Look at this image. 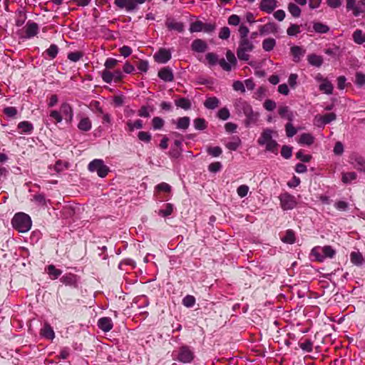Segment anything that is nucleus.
Instances as JSON below:
<instances>
[{"label":"nucleus","instance_id":"nucleus-1","mask_svg":"<svg viewBox=\"0 0 365 365\" xmlns=\"http://www.w3.org/2000/svg\"><path fill=\"white\" fill-rule=\"evenodd\" d=\"M274 133H276V132L271 129H264L258 138L257 143L259 145H264L267 151L277 154L278 144L276 140L272 138Z\"/></svg>","mask_w":365,"mask_h":365},{"label":"nucleus","instance_id":"nucleus-2","mask_svg":"<svg viewBox=\"0 0 365 365\" xmlns=\"http://www.w3.org/2000/svg\"><path fill=\"white\" fill-rule=\"evenodd\" d=\"M13 227L19 232H28L32 225L31 217L24 212H19L14 215L12 219Z\"/></svg>","mask_w":365,"mask_h":365},{"label":"nucleus","instance_id":"nucleus-3","mask_svg":"<svg viewBox=\"0 0 365 365\" xmlns=\"http://www.w3.org/2000/svg\"><path fill=\"white\" fill-rule=\"evenodd\" d=\"M312 254L318 261L322 262L325 257L332 258L335 255L336 251L331 246L327 245L323 247H314L312 250Z\"/></svg>","mask_w":365,"mask_h":365},{"label":"nucleus","instance_id":"nucleus-4","mask_svg":"<svg viewBox=\"0 0 365 365\" xmlns=\"http://www.w3.org/2000/svg\"><path fill=\"white\" fill-rule=\"evenodd\" d=\"M88 170L91 172H96L101 178L106 177L109 171V168L100 159H95L91 161L88 165Z\"/></svg>","mask_w":365,"mask_h":365},{"label":"nucleus","instance_id":"nucleus-5","mask_svg":"<svg viewBox=\"0 0 365 365\" xmlns=\"http://www.w3.org/2000/svg\"><path fill=\"white\" fill-rule=\"evenodd\" d=\"M346 7L347 11H352L354 16H358L365 11V0H346Z\"/></svg>","mask_w":365,"mask_h":365},{"label":"nucleus","instance_id":"nucleus-6","mask_svg":"<svg viewBox=\"0 0 365 365\" xmlns=\"http://www.w3.org/2000/svg\"><path fill=\"white\" fill-rule=\"evenodd\" d=\"M226 58L227 61L225 58H221L218 61L217 63L223 70L230 71L233 67H235L237 59L235 54L230 50L226 52Z\"/></svg>","mask_w":365,"mask_h":365},{"label":"nucleus","instance_id":"nucleus-7","mask_svg":"<svg viewBox=\"0 0 365 365\" xmlns=\"http://www.w3.org/2000/svg\"><path fill=\"white\" fill-rule=\"evenodd\" d=\"M178 360L182 363H190L194 359L193 351L187 346H181L178 354Z\"/></svg>","mask_w":365,"mask_h":365},{"label":"nucleus","instance_id":"nucleus-8","mask_svg":"<svg viewBox=\"0 0 365 365\" xmlns=\"http://www.w3.org/2000/svg\"><path fill=\"white\" fill-rule=\"evenodd\" d=\"M280 205L283 210H292L297 205L295 197L288 193H284L279 197Z\"/></svg>","mask_w":365,"mask_h":365},{"label":"nucleus","instance_id":"nucleus-9","mask_svg":"<svg viewBox=\"0 0 365 365\" xmlns=\"http://www.w3.org/2000/svg\"><path fill=\"white\" fill-rule=\"evenodd\" d=\"M336 118V115L334 113H329L325 115H317L314 118V123L318 127H322L335 120Z\"/></svg>","mask_w":365,"mask_h":365},{"label":"nucleus","instance_id":"nucleus-10","mask_svg":"<svg viewBox=\"0 0 365 365\" xmlns=\"http://www.w3.org/2000/svg\"><path fill=\"white\" fill-rule=\"evenodd\" d=\"M259 32L261 36L268 34H276L278 32V26L274 22H269L259 27Z\"/></svg>","mask_w":365,"mask_h":365},{"label":"nucleus","instance_id":"nucleus-11","mask_svg":"<svg viewBox=\"0 0 365 365\" xmlns=\"http://www.w3.org/2000/svg\"><path fill=\"white\" fill-rule=\"evenodd\" d=\"M60 113L65 120L71 123L73 117V111L71 106L68 103H63L60 107Z\"/></svg>","mask_w":365,"mask_h":365},{"label":"nucleus","instance_id":"nucleus-12","mask_svg":"<svg viewBox=\"0 0 365 365\" xmlns=\"http://www.w3.org/2000/svg\"><path fill=\"white\" fill-rule=\"evenodd\" d=\"M235 107L239 113H243L244 115H247L249 112L250 113V110L252 109L251 105L242 98L236 101Z\"/></svg>","mask_w":365,"mask_h":365},{"label":"nucleus","instance_id":"nucleus-13","mask_svg":"<svg viewBox=\"0 0 365 365\" xmlns=\"http://www.w3.org/2000/svg\"><path fill=\"white\" fill-rule=\"evenodd\" d=\"M61 282L66 286L78 287V277L72 273H68L63 275L61 279Z\"/></svg>","mask_w":365,"mask_h":365},{"label":"nucleus","instance_id":"nucleus-14","mask_svg":"<svg viewBox=\"0 0 365 365\" xmlns=\"http://www.w3.org/2000/svg\"><path fill=\"white\" fill-rule=\"evenodd\" d=\"M155 60L161 63L168 62L171 58L170 51L165 48H160L154 56Z\"/></svg>","mask_w":365,"mask_h":365},{"label":"nucleus","instance_id":"nucleus-15","mask_svg":"<svg viewBox=\"0 0 365 365\" xmlns=\"http://www.w3.org/2000/svg\"><path fill=\"white\" fill-rule=\"evenodd\" d=\"M25 37L31 38L35 36L38 32V26L36 23L32 21H28L24 26Z\"/></svg>","mask_w":365,"mask_h":365},{"label":"nucleus","instance_id":"nucleus-16","mask_svg":"<svg viewBox=\"0 0 365 365\" xmlns=\"http://www.w3.org/2000/svg\"><path fill=\"white\" fill-rule=\"evenodd\" d=\"M114 3L120 9H125L128 11L136 9V4L133 0H115Z\"/></svg>","mask_w":365,"mask_h":365},{"label":"nucleus","instance_id":"nucleus-17","mask_svg":"<svg viewBox=\"0 0 365 365\" xmlns=\"http://www.w3.org/2000/svg\"><path fill=\"white\" fill-rule=\"evenodd\" d=\"M276 7V0H262L259 5V9L267 14L272 13Z\"/></svg>","mask_w":365,"mask_h":365},{"label":"nucleus","instance_id":"nucleus-18","mask_svg":"<svg viewBox=\"0 0 365 365\" xmlns=\"http://www.w3.org/2000/svg\"><path fill=\"white\" fill-rule=\"evenodd\" d=\"M158 77L165 82H171L174 79V76L172 69L169 67L161 68L158 71Z\"/></svg>","mask_w":365,"mask_h":365},{"label":"nucleus","instance_id":"nucleus-19","mask_svg":"<svg viewBox=\"0 0 365 365\" xmlns=\"http://www.w3.org/2000/svg\"><path fill=\"white\" fill-rule=\"evenodd\" d=\"M191 48L195 52L203 53L207 49V44L202 39H195L191 44Z\"/></svg>","mask_w":365,"mask_h":365},{"label":"nucleus","instance_id":"nucleus-20","mask_svg":"<svg viewBox=\"0 0 365 365\" xmlns=\"http://www.w3.org/2000/svg\"><path fill=\"white\" fill-rule=\"evenodd\" d=\"M98 327L104 332H108L113 328V322L109 317H102L98 322Z\"/></svg>","mask_w":365,"mask_h":365},{"label":"nucleus","instance_id":"nucleus-21","mask_svg":"<svg viewBox=\"0 0 365 365\" xmlns=\"http://www.w3.org/2000/svg\"><path fill=\"white\" fill-rule=\"evenodd\" d=\"M246 116V119L245 120V125L246 127H249L252 124H255L257 122L259 114L257 112H255L252 109L250 110V113L249 112Z\"/></svg>","mask_w":365,"mask_h":365},{"label":"nucleus","instance_id":"nucleus-22","mask_svg":"<svg viewBox=\"0 0 365 365\" xmlns=\"http://www.w3.org/2000/svg\"><path fill=\"white\" fill-rule=\"evenodd\" d=\"M319 88L320 91L324 93L330 95L333 91V85L329 80H322V82L319 84Z\"/></svg>","mask_w":365,"mask_h":365},{"label":"nucleus","instance_id":"nucleus-23","mask_svg":"<svg viewBox=\"0 0 365 365\" xmlns=\"http://www.w3.org/2000/svg\"><path fill=\"white\" fill-rule=\"evenodd\" d=\"M166 26L169 29L176 30L178 32H182L184 30V25L182 23L175 21L173 19L167 20Z\"/></svg>","mask_w":365,"mask_h":365},{"label":"nucleus","instance_id":"nucleus-24","mask_svg":"<svg viewBox=\"0 0 365 365\" xmlns=\"http://www.w3.org/2000/svg\"><path fill=\"white\" fill-rule=\"evenodd\" d=\"M253 48L254 45L248 38L240 40L239 47L237 48L238 50L251 52L253 50Z\"/></svg>","mask_w":365,"mask_h":365},{"label":"nucleus","instance_id":"nucleus-25","mask_svg":"<svg viewBox=\"0 0 365 365\" xmlns=\"http://www.w3.org/2000/svg\"><path fill=\"white\" fill-rule=\"evenodd\" d=\"M92 123L88 117L82 118L78 124V128L82 131H88L91 129Z\"/></svg>","mask_w":365,"mask_h":365},{"label":"nucleus","instance_id":"nucleus-26","mask_svg":"<svg viewBox=\"0 0 365 365\" xmlns=\"http://www.w3.org/2000/svg\"><path fill=\"white\" fill-rule=\"evenodd\" d=\"M314 141V136L310 133H303L300 135L298 143L302 145H311Z\"/></svg>","mask_w":365,"mask_h":365},{"label":"nucleus","instance_id":"nucleus-27","mask_svg":"<svg viewBox=\"0 0 365 365\" xmlns=\"http://www.w3.org/2000/svg\"><path fill=\"white\" fill-rule=\"evenodd\" d=\"M276 40L273 38H267L263 40L262 46L265 51H271L276 46Z\"/></svg>","mask_w":365,"mask_h":365},{"label":"nucleus","instance_id":"nucleus-28","mask_svg":"<svg viewBox=\"0 0 365 365\" xmlns=\"http://www.w3.org/2000/svg\"><path fill=\"white\" fill-rule=\"evenodd\" d=\"M299 346L304 352H311L313 349V342L309 339H302L299 342Z\"/></svg>","mask_w":365,"mask_h":365},{"label":"nucleus","instance_id":"nucleus-29","mask_svg":"<svg viewBox=\"0 0 365 365\" xmlns=\"http://www.w3.org/2000/svg\"><path fill=\"white\" fill-rule=\"evenodd\" d=\"M307 60L311 65L317 67L321 66L323 63L322 57L316 54H311L308 56Z\"/></svg>","mask_w":365,"mask_h":365},{"label":"nucleus","instance_id":"nucleus-30","mask_svg":"<svg viewBox=\"0 0 365 365\" xmlns=\"http://www.w3.org/2000/svg\"><path fill=\"white\" fill-rule=\"evenodd\" d=\"M41 334L44 337L51 340L55 337V333L52 327L48 324H45L43 328L41 329Z\"/></svg>","mask_w":365,"mask_h":365},{"label":"nucleus","instance_id":"nucleus-31","mask_svg":"<svg viewBox=\"0 0 365 365\" xmlns=\"http://www.w3.org/2000/svg\"><path fill=\"white\" fill-rule=\"evenodd\" d=\"M48 274L52 279H56L62 273L61 269H56L54 265L50 264L46 268Z\"/></svg>","mask_w":365,"mask_h":365},{"label":"nucleus","instance_id":"nucleus-32","mask_svg":"<svg viewBox=\"0 0 365 365\" xmlns=\"http://www.w3.org/2000/svg\"><path fill=\"white\" fill-rule=\"evenodd\" d=\"M278 113H279V115L282 118H287V119H288L289 121H292V120L293 115H292V113L289 111V108H288L287 106H280V107L279 108V109H278Z\"/></svg>","mask_w":365,"mask_h":365},{"label":"nucleus","instance_id":"nucleus-33","mask_svg":"<svg viewBox=\"0 0 365 365\" xmlns=\"http://www.w3.org/2000/svg\"><path fill=\"white\" fill-rule=\"evenodd\" d=\"M219 100L216 97H210L205 100L204 106L208 109H215L219 106Z\"/></svg>","mask_w":365,"mask_h":365},{"label":"nucleus","instance_id":"nucleus-34","mask_svg":"<svg viewBox=\"0 0 365 365\" xmlns=\"http://www.w3.org/2000/svg\"><path fill=\"white\" fill-rule=\"evenodd\" d=\"M357 175L354 172L343 173L341 180L344 183H350L351 181L356 179Z\"/></svg>","mask_w":365,"mask_h":365},{"label":"nucleus","instance_id":"nucleus-35","mask_svg":"<svg viewBox=\"0 0 365 365\" xmlns=\"http://www.w3.org/2000/svg\"><path fill=\"white\" fill-rule=\"evenodd\" d=\"M190 125V118L187 116L178 119L177 128L186 130Z\"/></svg>","mask_w":365,"mask_h":365},{"label":"nucleus","instance_id":"nucleus-36","mask_svg":"<svg viewBox=\"0 0 365 365\" xmlns=\"http://www.w3.org/2000/svg\"><path fill=\"white\" fill-rule=\"evenodd\" d=\"M175 105L178 107H180L181 108H183L185 110H188L191 107V103L190 101L185 98H181L175 101Z\"/></svg>","mask_w":365,"mask_h":365},{"label":"nucleus","instance_id":"nucleus-37","mask_svg":"<svg viewBox=\"0 0 365 365\" xmlns=\"http://www.w3.org/2000/svg\"><path fill=\"white\" fill-rule=\"evenodd\" d=\"M313 29L316 32L320 34H326L329 31V27L327 25L320 22L314 23Z\"/></svg>","mask_w":365,"mask_h":365},{"label":"nucleus","instance_id":"nucleus-38","mask_svg":"<svg viewBox=\"0 0 365 365\" xmlns=\"http://www.w3.org/2000/svg\"><path fill=\"white\" fill-rule=\"evenodd\" d=\"M49 117L53 120V123L55 124L59 123L63 120V116L61 114L60 111L56 110H52L49 113Z\"/></svg>","mask_w":365,"mask_h":365},{"label":"nucleus","instance_id":"nucleus-39","mask_svg":"<svg viewBox=\"0 0 365 365\" xmlns=\"http://www.w3.org/2000/svg\"><path fill=\"white\" fill-rule=\"evenodd\" d=\"M282 241L285 243L293 244L295 242L294 232L290 230H287L285 235L282 237Z\"/></svg>","mask_w":365,"mask_h":365},{"label":"nucleus","instance_id":"nucleus-40","mask_svg":"<svg viewBox=\"0 0 365 365\" xmlns=\"http://www.w3.org/2000/svg\"><path fill=\"white\" fill-rule=\"evenodd\" d=\"M352 163L356 169L361 172L365 173V161L362 158H356L354 162Z\"/></svg>","mask_w":365,"mask_h":365},{"label":"nucleus","instance_id":"nucleus-41","mask_svg":"<svg viewBox=\"0 0 365 365\" xmlns=\"http://www.w3.org/2000/svg\"><path fill=\"white\" fill-rule=\"evenodd\" d=\"M241 145V140L239 137L234 138L232 141L226 144V148L230 150H236Z\"/></svg>","mask_w":365,"mask_h":365},{"label":"nucleus","instance_id":"nucleus-42","mask_svg":"<svg viewBox=\"0 0 365 365\" xmlns=\"http://www.w3.org/2000/svg\"><path fill=\"white\" fill-rule=\"evenodd\" d=\"M18 128L21 129L22 133H31L33 129V125L28 121H22L19 123Z\"/></svg>","mask_w":365,"mask_h":365},{"label":"nucleus","instance_id":"nucleus-43","mask_svg":"<svg viewBox=\"0 0 365 365\" xmlns=\"http://www.w3.org/2000/svg\"><path fill=\"white\" fill-rule=\"evenodd\" d=\"M353 39L355 43L361 44L365 42V36L361 30L357 29L353 34Z\"/></svg>","mask_w":365,"mask_h":365},{"label":"nucleus","instance_id":"nucleus-44","mask_svg":"<svg viewBox=\"0 0 365 365\" xmlns=\"http://www.w3.org/2000/svg\"><path fill=\"white\" fill-rule=\"evenodd\" d=\"M351 261L352 263L356 265L362 264L363 257L362 255L359 252H353L351 253Z\"/></svg>","mask_w":365,"mask_h":365},{"label":"nucleus","instance_id":"nucleus-45","mask_svg":"<svg viewBox=\"0 0 365 365\" xmlns=\"http://www.w3.org/2000/svg\"><path fill=\"white\" fill-rule=\"evenodd\" d=\"M127 126L130 131H133L134 129H140L143 128V122L141 120H136L135 121L128 120Z\"/></svg>","mask_w":365,"mask_h":365},{"label":"nucleus","instance_id":"nucleus-46","mask_svg":"<svg viewBox=\"0 0 365 365\" xmlns=\"http://www.w3.org/2000/svg\"><path fill=\"white\" fill-rule=\"evenodd\" d=\"M288 10L294 17H299L301 15L300 8L293 3L289 4Z\"/></svg>","mask_w":365,"mask_h":365},{"label":"nucleus","instance_id":"nucleus-47","mask_svg":"<svg viewBox=\"0 0 365 365\" xmlns=\"http://www.w3.org/2000/svg\"><path fill=\"white\" fill-rule=\"evenodd\" d=\"M291 52L294 58V61H298L300 56L304 53V51L302 49V48L297 46L292 47Z\"/></svg>","mask_w":365,"mask_h":365},{"label":"nucleus","instance_id":"nucleus-48","mask_svg":"<svg viewBox=\"0 0 365 365\" xmlns=\"http://www.w3.org/2000/svg\"><path fill=\"white\" fill-rule=\"evenodd\" d=\"M300 32V26L297 24H291L287 30V34L290 36H297Z\"/></svg>","mask_w":365,"mask_h":365},{"label":"nucleus","instance_id":"nucleus-49","mask_svg":"<svg viewBox=\"0 0 365 365\" xmlns=\"http://www.w3.org/2000/svg\"><path fill=\"white\" fill-rule=\"evenodd\" d=\"M203 29V23L202 21H195L191 24L190 26V31L191 33L200 32Z\"/></svg>","mask_w":365,"mask_h":365},{"label":"nucleus","instance_id":"nucleus-50","mask_svg":"<svg viewBox=\"0 0 365 365\" xmlns=\"http://www.w3.org/2000/svg\"><path fill=\"white\" fill-rule=\"evenodd\" d=\"M205 58L210 66L216 65L219 61L217 56L214 53H207Z\"/></svg>","mask_w":365,"mask_h":365},{"label":"nucleus","instance_id":"nucleus-51","mask_svg":"<svg viewBox=\"0 0 365 365\" xmlns=\"http://www.w3.org/2000/svg\"><path fill=\"white\" fill-rule=\"evenodd\" d=\"M194 126L197 130H205L207 128L206 122L203 118H196L194 120Z\"/></svg>","mask_w":365,"mask_h":365},{"label":"nucleus","instance_id":"nucleus-52","mask_svg":"<svg viewBox=\"0 0 365 365\" xmlns=\"http://www.w3.org/2000/svg\"><path fill=\"white\" fill-rule=\"evenodd\" d=\"M195 303V299L192 295H187L182 299V304L186 307H192Z\"/></svg>","mask_w":365,"mask_h":365},{"label":"nucleus","instance_id":"nucleus-53","mask_svg":"<svg viewBox=\"0 0 365 365\" xmlns=\"http://www.w3.org/2000/svg\"><path fill=\"white\" fill-rule=\"evenodd\" d=\"M152 124L155 130H158L163 128L164 120L160 117H154L152 120Z\"/></svg>","mask_w":365,"mask_h":365},{"label":"nucleus","instance_id":"nucleus-54","mask_svg":"<svg viewBox=\"0 0 365 365\" xmlns=\"http://www.w3.org/2000/svg\"><path fill=\"white\" fill-rule=\"evenodd\" d=\"M58 48L56 45L52 44L50 47L46 51V53L51 58H54L58 54Z\"/></svg>","mask_w":365,"mask_h":365},{"label":"nucleus","instance_id":"nucleus-55","mask_svg":"<svg viewBox=\"0 0 365 365\" xmlns=\"http://www.w3.org/2000/svg\"><path fill=\"white\" fill-rule=\"evenodd\" d=\"M173 205L170 203L165 205V208L164 210H159V215L163 217L168 216L171 215L173 212Z\"/></svg>","mask_w":365,"mask_h":365},{"label":"nucleus","instance_id":"nucleus-56","mask_svg":"<svg viewBox=\"0 0 365 365\" xmlns=\"http://www.w3.org/2000/svg\"><path fill=\"white\" fill-rule=\"evenodd\" d=\"M296 157L297 159L300 160L304 163H308L312 159V155L304 154L302 150H299L297 153Z\"/></svg>","mask_w":365,"mask_h":365},{"label":"nucleus","instance_id":"nucleus-57","mask_svg":"<svg viewBox=\"0 0 365 365\" xmlns=\"http://www.w3.org/2000/svg\"><path fill=\"white\" fill-rule=\"evenodd\" d=\"M207 151L210 155H212L213 157H217L220 155L222 153V149L218 146L210 147L207 149Z\"/></svg>","mask_w":365,"mask_h":365},{"label":"nucleus","instance_id":"nucleus-58","mask_svg":"<svg viewBox=\"0 0 365 365\" xmlns=\"http://www.w3.org/2000/svg\"><path fill=\"white\" fill-rule=\"evenodd\" d=\"M248 53H250V51H245L237 49V58L240 61H247L250 59V55Z\"/></svg>","mask_w":365,"mask_h":365},{"label":"nucleus","instance_id":"nucleus-59","mask_svg":"<svg viewBox=\"0 0 365 365\" xmlns=\"http://www.w3.org/2000/svg\"><path fill=\"white\" fill-rule=\"evenodd\" d=\"M249 191V187L246 185H242L237 187V195L241 197H245Z\"/></svg>","mask_w":365,"mask_h":365},{"label":"nucleus","instance_id":"nucleus-60","mask_svg":"<svg viewBox=\"0 0 365 365\" xmlns=\"http://www.w3.org/2000/svg\"><path fill=\"white\" fill-rule=\"evenodd\" d=\"M285 130L288 137H292L297 133V129L291 123H289L286 125Z\"/></svg>","mask_w":365,"mask_h":365},{"label":"nucleus","instance_id":"nucleus-61","mask_svg":"<svg viewBox=\"0 0 365 365\" xmlns=\"http://www.w3.org/2000/svg\"><path fill=\"white\" fill-rule=\"evenodd\" d=\"M325 53L335 58H339L341 55L339 48L338 46H335L333 48L326 49Z\"/></svg>","mask_w":365,"mask_h":365},{"label":"nucleus","instance_id":"nucleus-62","mask_svg":"<svg viewBox=\"0 0 365 365\" xmlns=\"http://www.w3.org/2000/svg\"><path fill=\"white\" fill-rule=\"evenodd\" d=\"M138 137L140 140L148 143L151 140V135L149 133L145 131H140L138 134Z\"/></svg>","mask_w":365,"mask_h":365},{"label":"nucleus","instance_id":"nucleus-63","mask_svg":"<svg viewBox=\"0 0 365 365\" xmlns=\"http://www.w3.org/2000/svg\"><path fill=\"white\" fill-rule=\"evenodd\" d=\"M292 153V148L289 146L284 145L282 148L281 155L286 159L291 158Z\"/></svg>","mask_w":365,"mask_h":365},{"label":"nucleus","instance_id":"nucleus-64","mask_svg":"<svg viewBox=\"0 0 365 365\" xmlns=\"http://www.w3.org/2000/svg\"><path fill=\"white\" fill-rule=\"evenodd\" d=\"M233 89L236 91H240L242 93L245 92V88L244 83L240 81H235L232 84Z\"/></svg>","mask_w":365,"mask_h":365}]
</instances>
